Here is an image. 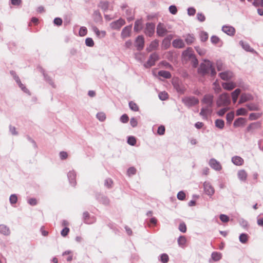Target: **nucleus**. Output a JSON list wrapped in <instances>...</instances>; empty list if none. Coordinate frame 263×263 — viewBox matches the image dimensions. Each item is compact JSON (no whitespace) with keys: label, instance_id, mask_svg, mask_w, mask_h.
Segmentation results:
<instances>
[{"label":"nucleus","instance_id":"1","mask_svg":"<svg viewBox=\"0 0 263 263\" xmlns=\"http://www.w3.org/2000/svg\"><path fill=\"white\" fill-rule=\"evenodd\" d=\"M181 101L188 108L195 106L199 103V99L197 98L192 96L183 97Z\"/></svg>","mask_w":263,"mask_h":263},{"label":"nucleus","instance_id":"2","mask_svg":"<svg viewBox=\"0 0 263 263\" xmlns=\"http://www.w3.org/2000/svg\"><path fill=\"white\" fill-rule=\"evenodd\" d=\"M212 64L211 62L208 60H204V63L200 64V67L198 69L199 73L202 76H205L209 73L210 69L212 68Z\"/></svg>","mask_w":263,"mask_h":263},{"label":"nucleus","instance_id":"3","mask_svg":"<svg viewBox=\"0 0 263 263\" xmlns=\"http://www.w3.org/2000/svg\"><path fill=\"white\" fill-rule=\"evenodd\" d=\"M231 100L229 95L227 93L220 95L218 98L216 104L218 107L227 106L230 104Z\"/></svg>","mask_w":263,"mask_h":263},{"label":"nucleus","instance_id":"4","mask_svg":"<svg viewBox=\"0 0 263 263\" xmlns=\"http://www.w3.org/2000/svg\"><path fill=\"white\" fill-rule=\"evenodd\" d=\"M159 59V56L156 52L151 54L147 61L144 64L145 68H150L155 64V62Z\"/></svg>","mask_w":263,"mask_h":263},{"label":"nucleus","instance_id":"5","mask_svg":"<svg viewBox=\"0 0 263 263\" xmlns=\"http://www.w3.org/2000/svg\"><path fill=\"white\" fill-rule=\"evenodd\" d=\"M214 96L211 94H206L203 96V99L201 100V102L203 104L206 105L205 107L208 108H211L213 104Z\"/></svg>","mask_w":263,"mask_h":263},{"label":"nucleus","instance_id":"6","mask_svg":"<svg viewBox=\"0 0 263 263\" xmlns=\"http://www.w3.org/2000/svg\"><path fill=\"white\" fill-rule=\"evenodd\" d=\"M10 73L13 76L14 79L22 90L26 93L30 95L29 90L26 87L25 85L22 83L18 76L15 74V72L11 71Z\"/></svg>","mask_w":263,"mask_h":263},{"label":"nucleus","instance_id":"7","mask_svg":"<svg viewBox=\"0 0 263 263\" xmlns=\"http://www.w3.org/2000/svg\"><path fill=\"white\" fill-rule=\"evenodd\" d=\"M155 30V25L153 23H147L146 24L145 33L146 35L152 37L154 33Z\"/></svg>","mask_w":263,"mask_h":263},{"label":"nucleus","instance_id":"8","mask_svg":"<svg viewBox=\"0 0 263 263\" xmlns=\"http://www.w3.org/2000/svg\"><path fill=\"white\" fill-rule=\"evenodd\" d=\"M144 39L143 35H138L135 40V46L138 51H141L144 46Z\"/></svg>","mask_w":263,"mask_h":263},{"label":"nucleus","instance_id":"9","mask_svg":"<svg viewBox=\"0 0 263 263\" xmlns=\"http://www.w3.org/2000/svg\"><path fill=\"white\" fill-rule=\"evenodd\" d=\"M167 30L164 25L161 23H159L157 26L156 32L159 36H164L167 33Z\"/></svg>","mask_w":263,"mask_h":263},{"label":"nucleus","instance_id":"10","mask_svg":"<svg viewBox=\"0 0 263 263\" xmlns=\"http://www.w3.org/2000/svg\"><path fill=\"white\" fill-rule=\"evenodd\" d=\"M173 85L177 92L180 94H183L185 92L186 90L185 87L179 81H174L173 82Z\"/></svg>","mask_w":263,"mask_h":263},{"label":"nucleus","instance_id":"11","mask_svg":"<svg viewBox=\"0 0 263 263\" xmlns=\"http://www.w3.org/2000/svg\"><path fill=\"white\" fill-rule=\"evenodd\" d=\"M125 24V20L122 18H120L118 20L111 23L110 26L112 29L119 30Z\"/></svg>","mask_w":263,"mask_h":263},{"label":"nucleus","instance_id":"12","mask_svg":"<svg viewBox=\"0 0 263 263\" xmlns=\"http://www.w3.org/2000/svg\"><path fill=\"white\" fill-rule=\"evenodd\" d=\"M83 220L86 224H92L96 221L94 216H90L88 212H84L83 214Z\"/></svg>","mask_w":263,"mask_h":263},{"label":"nucleus","instance_id":"13","mask_svg":"<svg viewBox=\"0 0 263 263\" xmlns=\"http://www.w3.org/2000/svg\"><path fill=\"white\" fill-rule=\"evenodd\" d=\"M203 187L204 192L206 195L211 196L214 194V189L210 182H205L203 183Z\"/></svg>","mask_w":263,"mask_h":263},{"label":"nucleus","instance_id":"14","mask_svg":"<svg viewBox=\"0 0 263 263\" xmlns=\"http://www.w3.org/2000/svg\"><path fill=\"white\" fill-rule=\"evenodd\" d=\"M209 165L213 169L217 171H220L222 168L220 162L214 158L211 159L210 160Z\"/></svg>","mask_w":263,"mask_h":263},{"label":"nucleus","instance_id":"15","mask_svg":"<svg viewBox=\"0 0 263 263\" xmlns=\"http://www.w3.org/2000/svg\"><path fill=\"white\" fill-rule=\"evenodd\" d=\"M261 127V123L260 122H253L249 125L246 129L247 133L253 132L255 129L260 128Z\"/></svg>","mask_w":263,"mask_h":263},{"label":"nucleus","instance_id":"16","mask_svg":"<svg viewBox=\"0 0 263 263\" xmlns=\"http://www.w3.org/2000/svg\"><path fill=\"white\" fill-rule=\"evenodd\" d=\"M222 31L230 36H233L235 33V28L231 26L224 25L222 27Z\"/></svg>","mask_w":263,"mask_h":263},{"label":"nucleus","instance_id":"17","mask_svg":"<svg viewBox=\"0 0 263 263\" xmlns=\"http://www.w3.org/2000/svg\"><path fill=\"white\" fill-rule=\"evenodd\" d=\"M67 177L70 184L74 186L76 185V173L74 171H69L67 174Z\"/></svg>","mask_w":263,"mask_h":263},{"label":"nucleus","instance_id":"18","mask_svg":"<svg viewBox=\"0 0 263 263\" xmlns=\"http://www.w3.org/2000/svg\"><path fill=\"white\" fill-rule=\"evenodd\" d=\"M195 54L193 52V50L191 47H188L185 50L183 51L182 53L183 58L186 60H190Z\"/></svg>","mask_w":263,"mask_h":263},{"label":"nucleus","instance_id":"19","mask_svg":"<svg viewBox=\"0 0 263 263\" xmlns=\"http://www.w3.org/2000/svg\"><path fill=\"white\" fill-rule=\"evenodd\" d=\"M220 78L225 81H228L232 78L233 73L231 71H226L219 73Z\"/></svg>","mask_w":263,"mask_h":263},{"label":"nucleus","instance_id":"20","mask_svg":"<svg viewBox=\"0 0 263 263\" xmlns=\"http://www.w3.org/2000/svg\"><path fill=\"white\" fill-rule=\"evenodd\" d=\"M239 44L245 51L252 53H256L255 50L251 48L248 43L243 42V41H240L239 42Z\"/></svg>","mask_w":263,"mask_h":263},{"label":"nucleus","instance_id":"21","mask_svg":"<svg viewBox=\"0 0 263 263\" xmlns=\"http://www.w3.org/2000/svg\"><path fill=\"white\" fill-rule=\"evenodd\" d=\"M132 29V25H129L125 27L122 30L121 36L122 39H125L128 37L130 35Z\"/></svg>","mask_w":263,"mask_h":263},{"label":"nucleus","instance_id":"22","mask_svg":"<svg viewBox=\"0 0 263 263\" xmlns=\"http://www.w3.org/2000/svg\"><path fill=\"white\" fill-rule=\"evenodd\" d=\"M173 46L175 48H182L184 47L185 44L181 39H175L172 42Z\"/></svg>","mask_w":263,"mask_h":263},{"label":"nucleus","instance_id":"23","mask_svg":"<svg viewBox=\"0 0 263 263\" xmlns=\"http://www.w3.org/2000/svg\"><path fill=\"white\" fill-rule=\"evenodd\" d=\"M247 122L246 119L242 117H240L236 119L233 123V126L235 127H239L243 126L246 124Z\"/></svg>","mask_w":263,"mask_h":263},{"label":"nucleus","instance_id":"24","mask_svg":"<svg viewBox=\"0 0 263 263\" xmlns=\"http://www.w3.org/2000/svg\"><path fill=\"white\" fill-rule=\"evenodd\" d=\"M97 199L100 203H102L105 205H107L109 203V199L107 197L102 195H97Z\"/></svg>","mask_w":263,"mask_h":263},{"label":"nucleus","instance_id":"25","mask_svg":"<svg viewBox=\"0 0 263 263\" xmlns=\"http://www.w3.org/2000/svg\"><path fill=\"white\" fill-rule=\"evenodd\" d=\"M159 45V41L157 40L153 41L149 44V47L146 48V50L148 52H151L154 50L157 49Z\"/></svg>","mask_w":263,"mask_h":263},{"label":"nucleus","instance_id":"26","mask_svg":"<svg viewBox=\"0 0 263 263\" xmlns=\"http://www.w3.org/2000/svg\"><path fill=\"white\" fill-rule=\"evenodd\" d=\"M253 97L250 94L247 93H242L241 96L239 100V104H241L244 102H246L248 101L252 100Z\"/></svg>","mask_w":263,"mask_h":263},{"label":"nucleus","instance_id":"27","mask_svg":"<svg viewBox=\"0 0 263 263\" xmlns=\"http://www.w3.org/2000/svg\"><path fill=\"white\" fill-rule=\"evenodd\" d=\"M237 176L240 181H245L247 180L248 174L245 170H241L238 172Z\"/></svg>","mask_w":263,"mask_h":263},{"label":"nucleus","instance_id":"28","mask_svg":"<svg viewBox=\"0 0 263 263\" xmlns=\"http://www.w3.org/2000/svg\"><path fill=\"white\" fill-rule=\"evenodd\" d=\"M232 162L236 165H242L243 163V159L237 156H234L232 158Z\"/></svg>","mask_w":263,"mask_h":263},{"label":"nucleus","instance_id":"29","mask_svg":"<svg viewBox=\"0 0 263 263\" xmlns=\"http://www.w3.org/2000/svg\"><path fill=\"white\" fill-rule=\"evenodd\" d=\"M222 86L226 90H231L234 89L236 85L234 83L231 82L222 83Z\"/></svg>","mask_w":263,"mask_h":263},{"label":"nucleus","instance_id":"30","mask_svg":"<svg viewBox=\"0 0 263 263\" xmlns=\"http://www.w3.org/2000/svg\"><path fill=\"white\" fill-rule=\"evenodd\" d=\"M92 30L96 33V35L100 38H103L106 35L105 31H100L96 26L92 27Z\"/></svg>","mask_w":263,"mask_h":263},{"label":"nucleus","instance_id":"31","mask_svg":"<svg viewBox=\"0 0 263 263\" xmlns=\"http://www.w3.org/2000/svg\"><path fill=\"white\" fill-rule=\"evenodd\" d=\"M0 233L4 235H9L10 231L8 227L4 224H0Z\"/></svg>","mask_w":263,"mask_h":263},{"label":"nucleus","instance_id":"32","mask_svg":"<svg viewBox=\"0 0 263 263\" xmlns=\"http://www.w3.org/2000/svg\"><path fill=\"white\" fill-rule=\"evenodd\" d=\"M240 92L241 90L239 88L235 89L233 92H232V101L234 103L236 102Z\"/></svg>","mask_w":263,"mask_h":263},{"label":"nucleus","instance_id":"33","mask_svg":"<svg viewBox=\"0 0 263 263\" xmlns=\"http://www.w3.org/2000/svg\"><path fill=\"white\" fill-rule=\"evenodd\" d=\"M158 75L165 79H170L171 78V73L166 70H160L158 72Z\"/></svg>","mask_w":263,"mask_h":263},{"label":"nucleus","instance_id":"34","mask_svg":"<svg viewBox=\"0 0 263 263\" xmlns=\"http://www.w3.org/2000/svg\"><path fill=\"white\" fill-rule=\"evenodd\" d=\"M142 29V21L141 20H138L136 21L134 25V31L135 32H139Z\"/></svg>","mask_w":263,"mask_h":263},{"label":"nucleus","instance_id":"35","mask_svg":"<svg viewBox=\"0 0 263 263\" xmlns=\"http://www.w3.org/2000/svg\"><path fill=\"white\" fill-rule=\"evenodd\" d=\"M215 124V126L220 129H223L224 126V122L222 119H216Z\"/></svg>","mask_w":263,"mask_h":263},{"label":"nucleus","instance_id":"36","mask_svg":"<svg viewBox=\"0 0 263 263\" xmlns=\"http://www.w3.org/2000/svg\"><path fill=\"white\" fill-rule=\"evenodd\" d=\"M195 40V37L193 34H188L185 38V41L187 44L191 45Z\"/></svg>","mask_w":263,"mask_h":263},{"label":"nucleus","instance_id":"37","mask_svg":"<svg viewBox=\"0 0 263 263\" xmlns=\"http://www.w3.org/2000/svg\"><path fill=\"white\" fill-rule=\"evenodd\" d=\"M239 241L242 243H246L248 240V235L246 233H242L240 235L239 237Z\"/></svg>","mask_w":263,"mask_h":263},{"label":"nucleus","instance_id":"38","mask_svg":"<svg viewBox=\"0 0 263 263\" xmlns=\"http://www.w3.org/2000/svg\"><path fill=\"white\" fill-rule=\"evenodd\" d=\"M212 258L214 261H218L221 258V254L220 253L217 252H214L212 253L211 255Z\"/></svg>","mask_w":263,"mask_h":263},{"label":"nucleus","instance_id":"39","mask_svg":"<svg viewBox=\"0 0 263 263\" xmlns=\"http://www.w3.org/2000/svg\"><path fill=\"white\" fill-rule=\"evenodd\" d=\"M128 105H129V108L132 110L134 111H139V108L138 106L137 105L136 103H135L133 101H130L128 103Z\"/></svg>","mask_w":263,"mask_h":263},{"label":"nucleus","instance_id":"40","mask_svg":"<svg viewBox=\"0 0 263 263\" xmlns=\"http://www.w3.org/2000/svg\"><path fill=\"white\" fill-rule=\"evenodd\" d=\"M234 118V112L233 111H231L228 113L226 115V120L227 123H231V122L233 120Z\"/></svg>","mask_w":263,"mask_h":263},{"label":"nucleus","instance_id":"41","mask_svg":"<svg viewBox=\"0 0 263 263\" xmlns=\"http://www.w3.org/2000/svg\"><path fill=\"white\" fill-rule=\"evenodd\" d=\"M177 241L179 246L183 247L185 244L186 239L184 236H181L178 237Z\"/></svg>","mask_w":263,"mask_h":263},{"label":"nucleus","instance_id":"42","mask_svg":"<svg viewBox=\"0 0 263 263\" xmlns=\"http://www.w3.org/2000/svg\"><path fill=\"white\" fill-rule=\"evenodd\" d=\"M261 114L260 113H251L249 115V119L250 120H255L260 117Z\"/></svg>","mask_w":263,"mask_h":263},{"label":"nucleus","instance_id":"43","mask_svg":"<svg viewBox=\"0 0 263 263\" xmlns=\"http://www.w3.org/2000/svg\"><path fill=\"white\" fill-rule=\"evenodd\" d=\"M247 110L244 108H240L236 110V116H245L247 114Z\"/></svg>","mask_w":263,"mask_h":263},{"label":"nucleus","instance_id":"44","mask_svg":"<svg viewBox=\"0 0 263 263\" xmlns=\"http://www.w3.org/2000/svg\"><path fill=\"white\" fill-rule=\"evenodd\" d=\"M97 118L101 122H103L106 119L105 114L103 112H99L96 115Z\"/></svg>","mask_w":263,"mask_h":263},{"label":"nucleus","instance_id":"45","mask_svg":"<svg viewBox=\"0 0 263 263\" xmlns=\"http://www.w3.org/2000/svg\"><path fill=\"white\" fill-rule=\"evenodd\" d=\"M159 98L162 101H165L168 98V93L165 91L160 92L159 93Z\"/></svg>","mask_w":263,"mask_h":263},{"label":"nucleus","instance_id":"46","mask_svg":"<svg viewBox=\"0 0 263 263\" xmlns=\"http://www.w3.org/2000/svg\"><path fill=\"white\" fill-rule=\"evenodd\" d=\"M159 260L163 263H167L169 260L168 255L165 253L162 254L160 256Z\"/></svg>","mask_w":263,"mask_h":263},{"label":"nucleus","instance_id":"47","mask_svg":"<svg viewBox=\"0 0 263 263\" xmlns=\"http://www.w3.org/2000/svg\"><path fill=\"white\" fill-rule=\"evenodd\" d=\"M108 2L107 1L101 2L100 3V7L104 12H105L108 9Z\"/></svg>","mask_w":263,"mask_h":263},{"label":"nucleus","instance_id":"48","mask_svg":"<svg viewBox=\"0 0 263 263\" xmlns=\"http://www.w3.org/2000/svg\"><path fill=\"white\" fill-rule=\"evenodd\" d=\"M200 38L201 41L204 42L206 41L208 39V34L207 32L204 31H201L200 33Z\"/></svg>","mask_w":263,"mask_h":263},{"label":"nucleus","instance_id":"49","mask_svg":"<svg viewBox=\"0 0 263 263\" xmlns=\"http://www.w3.org/2000/svg\"><path fill=\"white\" fill-rule=\"evenodd\" d=\"M195 49L200 55H204L206 53V50L200 48L199 46L195 47Z\"/></svg>","mask_w":263,"mask_h":263},{"label":"nucleus","instance_id":"50","mask_svg":"<svg viewBox=\"0 0 263 263\" xmlns=\"http://www.w3.org/2000/svg\"><path fill=\"white\" fill-rule=\"evenodd\" d=\"M247 107L251 111L258 110L259 109L258 106L253 103L247 104Z\"/></svg>","mask_w":263,"mask_h":263},{"label":"nucleus","instance_id":"51","mask_svg":"<svg viewBox=\"0 0 263 263\" xmlns=\"http://www.w3.org/2000/svg\"><path fill=\"white\" fill-rule=\"evenodd\" d=\"M171 46V42L166 40L163 39L162 42V48L164 49H168Z\"/></svg>","mask_w":263,"mask_h":263},{"label":"nucleus","instance_id":"52","mask_svg":"<svg viewBox=\"0 0 263 263\" xmlns=\"http://www.w3.org/2000/svg\"><path fill=\"white\" fill-rule=\"evenodd\" d=\"M9 201L11 204H15L17 201V197L16 194H12L9 198Z\"/></svg>","mask_w":263,"mask_h":263},{"label":"nucleus","instance_id":"53","mask_svg":"<svg viewBox=\"0 0 263 263\" xmlns=\"http://www.w3.org/2000/svg\"><path fill=\"white\" fill-rule=\"evenodd\" d=\"M190 60L191 61L192 65L193 67L196 68L197 67L198 65V61L196 58L195 55H194L192 58H191Z\"/></svg>","mask_w":263,"mask_h":263},{"label":"nucleus","instance_id":"54","mask_svg":"<svg viewBox=\"0 0 263 263\" xmlns=\"http://www.w3.org/2000/svg\"><path fill=\"white\" fill-rule=\"evenodd\" d=\"M85 44L88 47H92L94 45V42L91 37H87L85 39Z\"/></svg>","mask_w":263,"mask_h":263},{"label":"nucleus","instance_id":"55","mask_svg":"<svg viewBox=\"0 0 263 263\" xmlns=\"http://www.w3.org/2000/svg\"><path fill=\"white\" fill-rule=\"evenodd\" d=\"M127 143L128 144L134 146L136 144V139L133 136L129 137L127 139Z\"/></svg>","mask_w":263,"mask_h":263},{"label":"nucleus","instance_id":"56","mask_svg":"<svg viewBox=\"0 0 263 263\" xmlns=\"http://www.w3.org/2000/svg\"><path fill=\"white\" fill-rule=\"evenodd\" d=\"M126 14L128 16L127 20L130 21L133 20V11L132 9H128L126 10Z\"/></svg>","mask_w":263,"mask_h":263},{"label":"nucleus","instance_id":"57","mask_svg":"<svg viewBox=\"0 0 263 263\" xmlns=\"http://www.w3.org/2000/svg\"><path fill=\"white\" fill-rule=\"evenodd\" d=\"M196 17L197 19L200 22H203L205 20V17L202 13H197Z\"/></svg>","mask_w":263,"mask_h":263},{"label":"nucleus","instance_id":"58","mask_svg":"<svg viewBox=\"0 0 263 263\" xmlns=\"http://www.w3.org/2000/svg\"><path fill=\"white\" fill-rule=\"evenodd\" d=\"M177 197L178 199H179L180 200H183L185 198V194L182 191H180L178 193Z\"/></svg>","mask_w":263,"mask_h":263},{"label":"nucleus","instance_id":"59","mask_svg":"<svg viewBox=\"0 0 263 263\" xmlns=\"http://www.w3.org/2000/svg\"><path fill=\"white\" fill-rule=\"evenodd\" d=\"M179 230L182 233H185L186 231V227L184 222H182L179 224Z\"/></svg>","mask_w":263,"mask_h":263},{"label":"nucleus","instance_id":"60","mask_svg":"<svg viewBox=\"0 0 263 263\" xmlns=\"http://www.w3.org/2000/svg\"><path fill=\"white\" fill-rule=\"evenodd\" d=\"M87 32V28L85 27H81L79 30V34L81 36H85Z\"/></svg>","mask_w":263,"mask_h":263},{"label":"nucleus","instance_id":"61","mask_svg":"<svg viewBox=\"0 0 263 263\" xmlns=\"http://www.w3.org/2000/svg\"><path fill=\"white\" fill-rule=\"evenodd\" d=\"M113 182L112 180L110 178H107L105 179L104 182V185L107 188H110L111 187V185Z\"/></svg>","mask_w":263,"mask_h":263},{"label":"nucleus","instance_id":"62","mask_svg":"<svg viewBox=\"0 0 263 263\" xmlns=\"http://www.w3.org/2000/svg\"><path fill=\"white\" fill-rule=\"evenodd\" d=\"M120 120L121 122L126 123L128 121L129 118L126 114H124L121 116Z\"/></svg>","mask_w":263,"mask_h":263},{"label":"nucleus","instance_id":"63","mask_svg":"<svg viewBox=\"0 0 263 263\" xmlns=\"http://www.w3.org/2000/svg\"><path fill=\"white\" fill-rule=\"evenodd\" d=\"M169 11L172 14H176L177 12V7L175 5H171L169 7Z\"/></svg>","mask_w":263,"mask_h":263},{"label":"nucleus","instance_id":"64","mask_svg":"<svg viewBox=\"0 0 263 263\" xmlns=\"http://www.w3.org/2000/svg\"><path fill=\"white\" fill-rule=\"evenodd\" d=\"M127 173L128 176L135 175L136 173V169L134 167H130L127 170Z\"/></svg>","mask_w":263,"mask_h":263}]
</instances>
